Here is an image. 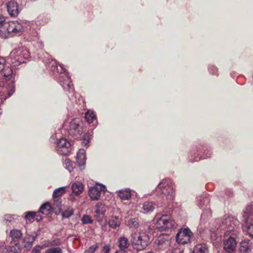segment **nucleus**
Segmentation results:
<instances>
[{
	"mask_svg": "<svg viewBox=\"0 0 253 253\" xmlns=\"http://www.w3.org/2000/svg\"><path fill=\"white\" fill-rule=\"evenodd\" d=\"M36 39H37V37H35V38H32V39H31V40H34H34H36Z\"/></svg>",
	"mask_w": 253,
	"mask_h": 253,
	"instance_id": "obj_58",
	"label": "nucleus"
},
{
	"mask_svg": "<svg viewBox=\"0 0 253 253\" xmlns=\"http://www.w3.org/2000/svg\"><path fill=\"white\" fill-rule=\"evenodd\" d=\"M54 245V244H52V243H51V242H47V243H45L42 245L40 246H41V248L42 249H44L45 248L51 247Z\"/></svg>",
	"mask_w": 253,
	"mask_h": 253,
	"instance_id": "obj_49",
	"label": "nucleus"
},
{
	"mask_svg": "<svg viewBox=\"0 0 253 253\" xmlns=\"http://www.w3.org/2000/svg\"><path fill=\"white\" fill-rule=\"evenodd\" d=\"M17 216L15 214H6L3 217V221L5 224L8 225L11 224L17 218Z\"/></svg>",
	"mask_w": 253,
	"mask_h": 253,
	"instance_id": "obj_28",
	"label": "nucleus"
},
{
	"mask_svg": "<svg viewBox=\"0 0 253 253\" xmlns=\"http://www.w3.org/2000/svg\"><path fill=\"white\" fill-rule=\"evenodd\" d=\"M4 81L0 80V93H2V95L7 94V96L4 98V100H5L14 93L15 89L13 83H11L7 87L4 86Z\"/></svg>",
	"mask_w": 253,
	"mask_h": 253,
	"instance_id": "obj_14",
	"label": "nucleus"
},
{
	"mask_svg": "<svg viewBox=\"0 0 253 253\" xmlns=\"http://www.w3.org/2000/svg\"><path fill=\"white\" fill-rule=\"evenodd\" d=\"M23 30V26L17 21H10L4 24V30L7 32L8 37L20 35Z\"/></svg>",
	"mask_w": 253,
	"mask_h": 253,
	"instance_id": "obj_8",
	"label": "nucleus"
},
{
	"mask_svg": "<svg viewBox=\"0 0 253 253\" xmlns=\"http://www.w3.org/2000/svg\"><path fill=\"white\" fill-rule=\"evenodd\" d=\"M209 70H210V72L213 74H216V73L217 72V68L214 66L211 67Z\"/></svg>",
	"mask_w": 253,
	"mask_h": 253,
	"instance_id": "obj_50",
	"label": "nucleus"
},
{
	"mask_svg": "<svg viewBox=\"0 0 253 253\" xmlns=\"http://www.w3.org/2000/svg\"><path fill=\"white\" fill-rule=\"evenodd\" d=\"M72 190L75 195H80L83 191V184L80 182H75L72 185Z\"/></svg>",
	"mask_w": 253,
	"mask_h": 253,
	"instance_id": "obj_23",
	"label": "nucleus"
},
{
	"mask_svg": "<svg viewBox=\"0 0 253 253\" xmlns=\"http://www.w3.org/2000/svg\"><path fill=\"white\" fill-rule=\"evenodd\" d=\"M253 243L250 240H244L240 243V251L243 253H248L252 249Z\"/></svg>",
	"mask_w": 253,
	"mask_h": 253,
	"instance_id": "obj_21",
	"label": "nucleus"
},
{
	"mask_svg": "<svg viewBox=\"0 0 253 253\" xmlns=\"http://www.w3.org/2000/svg\"><path fill=\"white\" fill-rule=\"evenodd\" d=\"M44 253H62V251L59 247H54L46 250Z\"/></svg>",
	"mask_w": 253,
	"mask_h": 253,
	"instance_id": "obj_38",
	"label": "nucleus"
},
{
	"mask_svg": "<svg viewBox=\"0 0 253 253\" xmlns=\"http://www.w3.org/2000/svg\"><path fill=\"white\" fill-rule=\"evenodd\" d=\"M106 211V206L102 203H97L94 208V217L97 221H101Z\"/></svg>",
	"mask_w": 253,
	"mask_h": 253,
	"instance_id": "obj_13",
	"label": "nucleus"
},
{
	"mask_svg": "<svg viewBox=\"0 0 253 253\" xmlns=\"http://www.w3.org/2000/svg\"><path fill=\"white\" fill-rule=\"evenodd\" d=\"M168 253H182L181 251L177 249H174L173 250L169 251Z\"/></svg>",
	"mask_w": 253,
	"mask_h": 253,
	"instance_id": "obj_52",
	"label": "nucleus"
},
{
	"mask_svg": "<svg viewBox=\"0 0 253 253\" xmlns=\"http://www.w3.org/2000/svg\"><path fill=\"white\" fill-rule=\"evenodd\" d=\"M7 11L11 17H16L19 13V9L17 3L11 0L6 3Z\"/></svg>",
	"mask_w": 253,
	"mask_h": 253,
	"instance_id": "obj_15",
	"label": "nucleus"
},
{
	"mask_svg": "<svg viewBox=\"0 0 253 253\" xmlns=\"http://www.w3.org/2000/svg\"><path fill=\"white\" fill-rule=\"evenodd\" d=\"M25 219L27 222H32L34 219V218L36 216V212L34 211H29L25 212Z\"/></svg>",
	"mask_w": 253,
	"mask_h": 253,
	"instance_id": "obj_35",
	"label": "nucleus"
},
{
	"mask_svg": "<svg viewBox=\"0 0 253 253\" xmlns=\"http://www.w3.org/2000/svg\"><path fill=\"white\" fill-rule=\"evenodd\" d=\"M160 250L166 251L170 247V241L168 236H160L156 241Z\"/></svg>",
	"mask_w": 253,
	"mask_h": 253,
	"instance_id": "obj_16",
	"label": "nucleus"
},
{
	"mask_svg": "<svg viewBox=\"0 0 253 253\" xmlns=\"http://www.w3.org/2000/svg\"><path fill=\"white\" fill-rule=\"evenodd\" d=\"M24 242L25 243V247L31 248L34 242L29 237H26L24 239Z\"/></svg>",
	"mask_w": 253,
	"mask_h": 253,
	"instance_id": "obj_44",
	"label": "nucleus"
},
{
	"mask_svg": "<svg viewBox=\"0 0 253 253\" xmlns=\"http://www.w3.org/2000/svg\"><path fill=\"white\" fill-rule=\"evenodd\" d=\"M42 249L41 248V246L37 245L33 249L32 253H40V251Z\"/></svg>",
	"mask_w": 253,
	"mask_h": 253,
	"instance_id": "obj_47",
	"label": "nucleus"
},
{
	"mask_svg": "<svg viewBox=\"0 0 253 253\" xmlns=\"http://www.w3.org/2000/svg\"><path fill=\"white\" fill-rule=\"evenodd\" d=\"M193 253H208V250L205 244L197 245L193 250Z\"/></svg>",
	"mask_w": 253,
	"mask_h": 253,
	"instance_id": "obj_29",
	"label": "nucleus"
},
{
	"mask_svg": "<svg viewBox=\"0 0 253 253\" xmlns=\"http://www.w3.org/2000/svg\"><path fill=\"white\" fill-rule=\"evenodd\" d=\"M211 217V211L210 208L204 210L201 214V222L204 223L208 221Z\"/></svg>",
	"mask_w": 253,
	"mask_h": 253,
	"instance_id": "obj_25",
	"label": "nucleus"
},
{
	"mask_svg": "<svg viewBox=\"0 0 253 253\" xmlns=\"http://www.w3.org/2000/svg\"><path fill=\"white\" fill-rule=\"evenodd\" d=\"M110 251V246L108 245H106L103 248V252L105 253H109Z\"/></svg>",
	"mask_w": 253,
	"mask_h": 253,
	"instance_id": "obj_51",
	"label": "nucleus"
},
{
	"mask_svg": "<svg viewBox=\"0 0 253 253\" xmlns=\"http://www.w3.org/2000/svg\"><path fill=\"white\" fill-rule=\"evenodd\" d=\"M90 138L91 137L88 134H85L84 136V140L83 143L84 144V145H86L89 142V140Z\"/></svg>",
	"mask_w": 253,
	"mask_h": 253,
	"instance_id": "obj_46",
	"label": "nucleus"
},
{
	"mask_svg": "<svg viewBox=\"0 0 253 253\" xmlns=\"http://www.w3.org/2000/svg\"><path fill=\"white\" fill-rule=\"evenodd\" d=\"M239 221L234 217L225 215L221 219L218 220L212 228L211 231L213 233H223L224 237H228L230 234L237 235L238 233V228Z\"/></svg>",
	"mask_w": 253,
	"mask_h": 253,
	"instance_id": "obj_1",
	"label": "nucleus"
},
{
	"mask_svg": "<svg viewBox=\"0 0 253 253\" xmlns=\"http://www.w3.org/2000/svg\"><path fill=\"white\" fill-rule=\"evenodd\" d=\"M71 143L65 138L60 139L57 143L56 151L63 155H67L70 152Z\"/></svg>",
	"mask_w": 253,
	"mask_h": 253,
	"instance_id": "obj_10",
	"label": "nucleus"
},
{
	"mask_svg": "<svg viewBox=\"0 0 253 253\" xmlns=\"http://www.w3.org/2000/svg\"><path fill=\"white\" fill-rule=\"evenodd\" d=\"M157 188L163 194L162 203L166 201H171L174 197L173 186L170 179H165L162 180L158 185Z\"/></svg>",
	"mask_w": 253,
	"mask_h": 253,
	"instance_id": "obj_4",
	"label": "nucleus"
},
{
	"mask_svg": "<svg viewBox=\"0 0 253 253\" xmlns=\"http://www.w3.org/2000/svg\"><path fill=\"white\" fill-rule=\"evenodd\" d=\"M120 219L116 216H112L109 219V225L110 227L115 228L120 226Z\"/></svg>",
	"mask_w": 253,
	"mask_h": 253,
	"instance_id": "obj_27",
	"label": "nucleus"
},
{
	"mask_svg": "<svg viewBox=\"0 0 253 253\" xmlns=\"http://www.w3.org/2000/svg\"><path fill=\"white\" fill-rule=\"evenodd\" d=\"M5 250L6 249L3 246L0 247V253H4Z\"/></svg>",
	"mask_w": 253,
	"mask_h": 253,
	"instance_id": "obj_55",
	"label": "nucleus"
},
{
	"mask_svg": "<svg viewBox=\"0 0 253 253\" xmlns=\"http://www.w3.org/2000/svg\"><path fill=\"white\" fill-rule=\"evenodd\" d=\"M243 217L246 223L253 222V203L248 205L243 214Z\"/></svg>",
	"mask_w": 253,
	"mask_h": 253,
	"instance_id": "obj_17",
	"label": "nucleus"
},
{
	"mask_svg": "<svg viewBox=\"0 0 253 253\" xmlns=\"http://www.w3.org/2000/svg\"><path fill=\"white\" fill-rule=\"evenodd\" d=\"M130 241L133 246H136L138 250H141L146 247L149 240V236L143 232L134 231L131 233Z\"/></svg>",
	"mask_w": 253,
	"mask_h": 253,
	"instance_id": "obj_6",
	"label": "nucleus"
},
{
	"mask_svg": "<svg viewBox=\"0 0 253 253\" xmlns=\"http://www.w3.org/2000/svg\"><path fill=\"white\" fill-rule=\"evenodd\" d=\"M118 197L122 201H125L126 200V190H120L117 192Z\"/></svg>",
	"mask_w": 253,
	"mask_h": 253,
	"instance_id": "obj_37",
	"label": "nucleus"
},
{
	"mask_svg": "<svg viewBox=\"0 0 253 253\" xmlns=\"http://www.w3.org/2000/svg\"><path fill=\"white\" fill-rule=\"evenodd\" d=\"M5 23V18L2 14H0V27L4 26V24Z\"/></svg>",
	"mask_w": 253,
	"mask_h": 253,
	"instance_id": "obj_48",
	"label": "nucleus"
},
{
	"mask_svg": "<svg viewBox=\"0 0 253 253\" xmlns=\"http://www.w3.org/2000/svg\"><path fill=\"white\" fill-rule=\"evenodd\" d=\"M61 201L59 199H57L54 201L53 204V208L54 209H57L59 211L61 210Z\"/></svg>",
	"mask_w": 253,
	"mask_h": 253,
	"instance_id": "obj_43",
	"label": "nucleus"
},
{
	"mask_svg": "<svg viewBox=\"0 0 253 253\" xmlns=\"http://www.w3.org/2000/svg\"><path fill=\"white\" fill-rule=\"evenodd\" d=\"M101 191L106 192V188L102 184L90 187L89 189L88 194L90 198L93 200H98L100 197Z\"/></svg>",
	"mask_w": 253,
	"mask_h": 253,
	"instance_id": "obj_11",
	"label": "nucleus"
},
{
	"mask_svg": "<svg viewBox=\"0 0 253 253\" xmlns=\"http://www.w3.org/2000/svg\"><path fill=\"white\" fill-rule=\"evenodd\" d=\"M66 188L64 186L55 189L52 194L53 198L55 199L62 196L66 192Z\"/></svg>",
	"mask_w": 253,
	"mask_h": 253,
	"instance_id": "obj_30",
	"label": "nucleus"
},
{
	"mask_svg": "<svg viewBox=\"0 0 253 253\" xmlns=\"http://www.w3.org/2000/svg\"><path fill=\"white\" fill-rule=\"evenodd\" d=\"M96 119V115L93 111L88 110L86 112L85 119L88 123L90 124L92 123Z\"/></svg>",
	"mask_w": 253,
	"mask_h": 253,
	"instance_id": "obj_31",
	"label": "nucleus"
},
{
	"mask_svg": "<svg viewBox=\"0 0 253 253\" xmlns=\"http://www.w3.org/2000/svg\"><path fill=\"white\" fill-rule=\"evenodd\" d=\"M36 219L37 220V221H40L42 219V217L41 216H38V215H37V217H36Z\"/></svg>",
	"mask_w": 253,
	"mask_h": 253,
	"instance_id": "obj_56",
	"label": "nucleus"
},
{
	"mask_svg": "<svg viewBox=\"0 0 253 253\" xmlns=\"http://www.w3.org/2000/svg\"><path fill=\"white\" fill-rule=\"evenodd\" d=\"M51 210V206L49 203H46L43 204L39 210V212L45 214L47 215L49 213Z\"/></svg>",
	"mask_w": 253,
	"mask_h": 253,
	"instance_id": "obj_33",
	"label": "nucleus"
},
{
	"mask_svg": "<svg viewBox=\"0 0 253 253\" xmlns=\"http://www.w3.org/2000/svg\"><path fill=\"white\" fill-rule=\"evenodd\" d=\"M77 162L81 170L84 169L85 164V155L84 149H80L77 153L76 157Z\"/></svg>",
	"mask_w": 253,
	"mask_h": 253,
	"instance_id": "obj_18",
	"label": "nucleus"
},
{
	"mask_svg": "<svg viewBox=\"0 0 253 253\" xmlns=\"http://www.w3.org/2000/svg\"><path fill=\"white\" fill-rule=\"evenodd\" d=\"M82 221L84 224L91 223L92 220L89 215H84L82 218Z\"/></svg>",
	"mask_w": 253,
	"mask_h": 253,
	"instance_id": "obj_40",
	"label": "nucleus"
},
{
	"mask_svg": "<svg viewBox=\"0 0 253 253\" xmlns=\"http://www.w3.org/2000/svg\"><path fill=\"white\" fill-rule=\"evenodd\" d=\"M247 232L249 235L253 239V224L248 223H246Z\"/></svg>",
	"mask_w": 253,
	"mask_h": 253,
	"instance_id": "obj_39",
	"label": "nucleus"
},
{
	"mask_svg": "<svg viewBox=\"0 0 253 253\" xmlns=\"http://www.w3.org/2000/svg\"><path fill=\"white\" fill-rule=\"evenodd\" d=\"M98 246L97 244L91 246L88 249L86 250L84 253H94L98 249Z\"/></svg>",
	"mask_w": 253,
	"mask_h": 253,
	"instance_id": "obj_41",
	"label": "nucleus"
},
{
	"mask_svg": "<svg viewBox=\"0 0 253 253\" xmlns=\"http://www.w3.org/2000/svg\"><path fill=\"white\" fill-rule=\"evenodd\" d=\"M63 165L69 172H71L75 167V165L69 159L64 160Z\"/></svg>",
	"mask_w": 253,
	"mask_h": 253,
	"instance_id": "obj_34",
	"label": "nucleus"
},
{
	"mask_svg": "<svg viewBox=\"0 0 253 253\" xmlns=\"http://www.w3.org/2000/svg\"><path fill=\"white\" fill-rule=\"evenodd\" d=\"M210 200L207 194H203L202 196H198L197 198V202L198 206L201 209L205 210L208 207V205L209 203Z\"/></svg>",
	"mask_w": 253,
	"mask_h": 253,
	"instance_id": "obj_19",
	"label": "nucleus"
},
{
	"mask_svg": "<svg viewBox=\"0 0 253 253\" xmlns=\"http://www.w3.org/2000/svg\"><path fill=\"white\" fill-rule=\"evenodd\" d=\"M234 236L230 234L228 237H224V249L228 252H233L236 249L237 243Z\"/></svg>",
	"mask_w": 253,
	"mask_h": 253,
	"instance_id": "obj_12",
	"label": "nucleus"
},
{
	"mask_svg": "<svg viewBox=\"0 0 253 253\" xmlns=\"http://www.w3.org/2000/svg\"><path fill=\"white\" fill-rule=\"evenodd\" d=\"M30 57L28 49L22 47L13 49L10 53L9 59L11 64L17 67L21 64L25 63Z\"/></svg>",
	"mask_w": 253,
	"mask_h": 253,
	"instance_id": "obj_3",
	"label": "nucleus"
},
{
	"mask_svg": "<svg viewBox=\"0 0 253 253\" xmlns=\"http://www.w3.org/2000/svg\"><path fill=\"white\" fill-rule=\"evenodd\" d=\"M3 77L5 78V79L8 78L10 79L12 75V70L11 68L8 66L7 67H4V69L2 71Z\"/></svg>",
	"mask_w": 253,
	"mask_h": 253,
	"instance_id": "obj_36",
	"label": "nucleus"
},
{
	"mask_svg": "<svg viewBox=\"0 0 253 253\" xmlns=\"http://www.w3.org/2000/svg\"><path fill=\"white\" fill-rule=\"evenodd\" d=\"M73 214V210L72 209L66 210L62 212V215L63 217L68 218Z\"/></svg>",
	"mask_w": 253,
	"mask_h": 253,
	"instance_id": "obj_42",
	"label": "nucleus"
},
{
	"mask_svg": "<svg viewBox=\"0 0 253 253\" xmlns=\"http://www.w3.org/2000/svg\"><path fill=\"white\" fill-rule=\"evenodd\" d=\"M83 122L80 119H74L69 123L67 130L69 135L79 137L83 132Z\"/></svg>",
	"mask_w": 253,
	"mask_h": 253,
	"instance_id": "obj_7",
	"label": "nucleus"
},
{
	"mask_svg": "<svg viewBox=\"0 0 253 253\" xmlns=\"http://www.w3.org/2000/svg\"><path fill=\"white\" fill-rule=\"evenodd\" d=\"M120 250L116 253H126L125 249L126 248V239L125 237H121L119 241Z\"/></svg>",
	"mask_w": 253,
	"mask_h": 253,
	"instance_id": "obj_26",
	"label": "nucleus"
},
{
	"mask_svg": "<svg viewBox=\"0 0 253 253\" xmlns=\"http://www.w3.org/2000/svg\"><path fill=\"white\" fill-rule=\"evenodd\" d=\"M37 236H38V234L35 233V235H32V236H30L29 237V238H31V240L33 242H34V241L35 240V239H36Z\"/></svg>",
	"mask_w": 253,
	"mask_h": 253,
	"instance_id": "obj_53",
	"label": "nucleus"
},
{
	"mask_svg": "<svg viewBox=\"0 0 253 253\" xmlns=\"http://www.w3.org/2000/svg\"><path fill=\"white\" fill-rule=\"evenodd\" d=\"M0 114H1V113H0Z\"/></svg>",
	"mask_w": 253,
	"mask_h": 253,
	"instance_id": "obj_59",
	"label": "nucleus"
},
{
	"mask_svg": "<svg viewBox=\"0 0 253 253\" xmlns=\"http://www.w3.org/2000/svg\"><path fill=\"white\" fill-rule=\"evenodd\" d=\"M51 70L55 74L59 83L62 86L64 90L72 92L74 90L73 85L68 76V73L62 64L57 66L56 61L53 60L50 63Z\"/></svg>",
	"mask_w": 253,
	"mask_h": 253,
	"instance_id": "obj_2",
	"label": "nucleus"
},
{
	"mask_svg": "<svg viewBox=\"0 0 253 253\" xmlns=\"http://www.w3.org/2000/svg\"><path fill=\"white\" fill-rule=\"evenodd\" d=\"M193 233L188 228L181 229L177 233L176 242L181 245H185L191 242Z\"/></svg>",
	"mask_w": 253,
	"mask_h": 253,
	"instance_id": "obj_9",
	"label": "nucleus"
},
{
	"mask_svg": "<svg viewBox=\"0 0 253 253\" xmlns=\"http://www.w3.org/2000/svg\"><path fill=\"white\" fill-rule=\"evenodd\" d=\"M22 233L20 230L13 229L10 232V236L13 240H18L21 238Z\"/></svg>",
	"mask_w": 253,
	"mask_h": 253,
	"instance_id": "obj_32",
	"label": "nucleus"
},
{
	"mask_svg": "<svg viewBox=\"0 0 253 253\" xmlns=\"http://www.w3.org/2000/svg\"><path fill=\"white\" fill-rule=\"evenodd\" d=\"M211 155V150H208L207 154L206 155V156H204L203 159H206L210 157V156Z\"/></svg>",
	"mask_w": 253,
	"mask_h": 253,
	"instance_id": "obj_54",
	"label": "nucleus"
},
{
	"mask_svg": "<svg viewBox=\"0 0 253 253\" xmlns=\"http://www.w3.org/2000/svg\"><path fill=\"white\" fill-rule=\"evenodd\" d=\"M200 160V158H194L193 161L197 162V161H199Z\"/></svg>",
	"mask_w": 253,
	"mask_h": 253,
	"instance_id": "obj_57",
	"label": "nucleus"
},
{
	"mask_svg": "<svg viewBox=\"0 0 253 253\" xmlns=\"http://www.w3.org/2000/svg\"><path fill=\"white\" fill-rule=\"evenodd\" d=\"M5 62V58L3 57L0 56V72L4 69Z\"/></svg>",
	"mask_w": 253,
	"mask_h": 253,
	"instance_id": "obj_45",
	"label": "nucleus"
},
{
	"mask_svg": "<svg viewBox=\"0 0 253 253\" xmlns=\"http://www.w3.org/2000/svg\"><path fill=\"white\" fill-rule=\"evenodd\" d=\"M127 200H130L132 202V207H136V202L138 200V195L134 190L127 188Z\"/></svg>",
	"mask_w": 253,
	"mask_h": 253,
	"instance_id": "obj_22",
	"label": "nucleus"
},
{
	"mask_svg": "<svg viewBox=\"0 0 253 253\" xmlns=\"http://www.w3.org/2000/svg\"><path fill=\"white\" fill-rule=\"evenodd\" d=\"M153 220L156 228L161 232L169 231L174 225V221L167 214L161 215L160 214H157Z\"/></svg>",
	"mask_w": 253,
	"mask_h": 253,
	"instance_id": "obj_5",
	"label": "nucleus"
},
{
	"mask_svg": "<svg viewBox=\"0 0 253 253\" xmlns=\"http://www.w3.org/2000/svg\"><path fill=\"white\" fill-rule=\"evenodd\" d=\"M156 206L154 202L147 201L143 204L142 209L145 212H151L153 211Z\"/></svg>",
	"mask_w": 253,
	"mask_h": 253,
	"instance_id": "obj_24",
	"label": "nucleus"
},
{
	"mask_svg": "<svg viewBox=\"0 0 253 253\" xmlns=\"http://www.w3.org/2000/svg\"><path fill=\"white\" fill-rule=\"evenodd\" d=\"M127 226H129L131 233L139 231V221L138 218L137 217L130 218L128 220Z\"/></svg>",
	"mask_w": 253,
	"mask_h": 253,
	"instance_id": "obj_20",
	"label": "nucleus"
}]
</instances>
